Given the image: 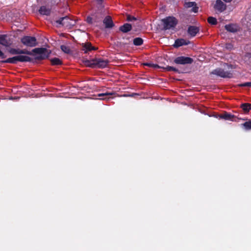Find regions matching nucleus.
Listing matches in <instances>:
<instances>
[{"label": "nucleus", "mask_w": 251, "mask_h": 251, "mask_svg": "<svg viewBox=\"0 0 251 251\" xmlns=\"http://www.w3.org/2000/svg\"><path fill=\"white\" fill-rule=\"evenodd\" d=\"M108 63L109 62L107 60H105L101 58L95 59V68H105L107 67V66L108 64Z\"/></svg>", "instance_id": "nucleus-7"}, {"label": "nucleus", "mask_w": 251, "mask_h": 251, "mask_svg": "<svg viewBox=\"0 0 251 251\" xmlns=\"http://www.w3.org/2000/svg\"><path fill=\"white\" fill-rule=\"evenodd\" d=\"M240 86L242 87H251V82H246L240 85Z\"/></svg>", "instance_id": "nucleus-31"}, {"label": "nucleus", "mask_w": 251, "mask_h": 251, "mask_svg": "<svg viewBox=\"0 0 251 251\" xmlns=\"http://www.w3.org/2000/svg\"><path fill=\"white\" fill-rule=\"evenodd\" d=\"M51 63L52 65H58L62 64V61L58 58H54L50 60Z\"/></svg>", "instance_id": "nucleus-25"}, {"label": "nucleus", "mask_w": 251, "mask_h": 251, "mask_svg": "<svg viewBox=\"0 0 251 251\" xmlns=\"http://www.w3.org/2000/svg\"><path fill=\"white\" fill-rule=\"evenodd\" d=\"M143 39L141 38H136L133 40V44L136 46H140L143 44Z\"/></svg>", "instance_id": "nucleus-27"}, {"label": "nucleus", "mask_w": 251, "mask_h": 251, "mask_svg": "<svg viewBox=\"0 0 251 251\" xmlns=\"http://www.w3.org/2000/svg\"><path fill=\"white\" fill-rule=\"evenodd\" d=\"M61 49L63 52L66 53H69L71 52L70 48L64 45L61 46Z\"/></svg>", "instance_id": "nucleus-28"}, {"label": "nucleus", "mask_w": 251, "mask_h": 251, "mask_svg": "<svg viewBox=\"0 0 251 251\" xmlns=\"http://www.w3.org/2000/svg\"><path fill=\"white\" fill-rule=\"evenodd\" d=\"M211 74L216 75L222 77L230 78L232 77V74L230 72L225 71L222 69H217L213 71Z\"/></svg>", "instance_id": "nucleus-5"}, {"label": "nucleus", "mask_w": 251, "mask_h": 251, "mask_svg": "<svg viewBox=\"0 0 251 251\" xmlns=\"http://www.w3.org/2000/svg\"><path fill=\"white\" fill-rule=\"evenodd\" d=\"M17 62H18V61L17 56L11 57V58H9L7 59H6V60L3 61V62H4V63H13V64H15Z\"/></svg>", "instance_id": "nucleus-24"}, {"label": "nucleus", "mask_w": 251, "mask_h": 251, "mask_svg": "<svg viewBox=\"0 0 251 251\" xmlns=\"http://www.w3.org/2000/svg\"><path fill=\"white\" fill-rule=\"evenodd\" d=\"M220 117L226 120H230L232 121H235L234 119L235 117L234 115L227 113H225L221 115Z\"/></svg>", "instance_id": "nucleus-14"}, {"label": "nucleus", "mask_w": 251, "mask_h": 251, "mask_svg": "<svg viewBox=\"0 0 251 251\" xmlns=\"http://www.w3.org/2000/svg\"><path fill=\"white\" fill-rule=\"evenodd\" d=\"M115 93L114 92H106L100 93L98 95V96L100 97V100H108L111 98L110 96L114 95Z\"/></svg>", "instance_id": "nucleus-10"}, {"label": "nucleus", "mask_w": 251, "mask_h": 251, "mask_svg": "<svg viewBox=\"0 0 251 251\" xmlns=\"http://www.w3.org/2000/svg\"><path fill=\"white\" fill-rule=\"evenodd\" d=\"M131 29V25L129 24H125L120 27V30L123 32L126 33Z\"/></svg>", "instance_id": "nucleus-17"}, {"label": "nucleus", "mask_w": 251, "mask_h": 251, "mask_svg": "<svg viewBox=\"0 0 251 251\" xmlns=\"http://www.w3.org/2000/svg\"><path fill=\"white\" fill-rule=\"evenodd\" d=\"M10 53L12 54H26L28 55H32V53L31 51H28L26 50L15 49H12L9 51Z\"/></svg>", "instance_id": "nucleus-9"}, {"label": "nucleus", "mask_w": 251, "mask_h": 251, "mask_svg": "<svg viewBox=\"0 0 251 251\" xmlns=\"http://www.w3.org/2000/svg\"><path fill=\"white\" fill-rule=\"evenodd\" d=\"M144 65L150 66V67H154V68H158L159 67L157 65H154V64H152L146 63V64H144Z\"/></svg>", "instance_id": "nucleus-33"}, {"label": "nucleus", "mask_w": 251, "mask_h": 251, "mask_svg": "<svg viewBox=\"0 0 251 251\" xmlns=\"http://www.w3.org/2000/svg\"><path fill=\"white\" fill-rule=\"evenodd\" d=\"M214 8L216 10L222 12L226 9V5L221 0H217L214 5Z\"/></svg>", "instance_id": "nucleus-8"}, {"label": "nucleus", "mask_w": 251, "mask_h": 251, "mask_svg": "<svg viewBox=\"0 0 251 251\" xmlns=\"http://www.w3.org/2000/svg\"><path fill=\"white\" fill-rule=\"evenodd\" d=\"M225 28L228 31L235 32L237 31L238 28L236 25H228L225 26Z\"/></svg>", "instance_id": "nucleus-20"}, {"label": "nucleus", "mask_w": 251, "mask_h": 251, "mask_svg": "<svg viewBox=\"0 0 251 251\" xmlns=\"http://www.w3.org/2000/svg\"><path fill=\"white\" fill-rule=\"evenodd\" d=\"M83 63L87 67L95 68V59L92 60L85 59L83 61Z\"/></svg>", "instance_id": "nucleus-19"}, {"label": "nucleus", "mask_w": 251, "mask_h": 251, "mask_svg": "<svg viewBox=\"0 0 251 251\" xmlns=\"http://www.w3.org/2000/svg\"><path fill=\"white\" fill-rule=\"evenodd\" d=\"M6 35H0V44L5 47L9 46L10 43Z\"/></svg>", "instance_id": "nucleus-12"}, {"label": "nucleus", "mask_w": 251, "mask_h": 251, "mask_svg": "<svg viewBox=\"0 0 251 251\" xmlns=\"http://www.w3.org/2000/svg\"><path fill=\"white\" fill-rule=\"evenodd\" d=\"M174 62L178 64H191L193 62V59L188 57L180 56L176 58Z\"/></svg>", "instance_id": "nucleus-6"}, {"label": "nucleus", "mask_w": 251, "mask_h": 251, "mask_svg": "<svg viewBox=\"0 0 251 251\" xmlns=\"http://www.w3.org/2000/svg\"><path fill=\"white\" fill-rule=\"evenodd\" d=\"M18 61L20 62H28L31 60L29 57L25 55H18L17 56Z\"/></svg>", "instance_id": "nucleus-21"}, {"label": "nucleus", "mask_w": 251, "mask_h": 251, "mask_svg": "<svg viewBox=\"0 0 251 251\" xmlns=\"http://www.w3.org/2000/svg\"><path fill=\"white\" fill-rule=\"evenodd\" d=\"M32 52L38 55L36 57L38 59L47 58L50 54L49 50L45 48H35L32 50Z\"/></svg>", "instance_id": "nucleus-3"}, {"label": "nucleus", "mask_w": 251, "mask_h": 251, "mask_svg": "<svg viewBox=\"0 0 251 251\" xmlns=\"http://www.w3.org/2000/svg\"><path fill=\"white\" fill-rule=\"evenodd\" d=\"M188 43L184 39H177L175 41L174 46L176 47H178L183 45H187Z\"/></svg>", "instance_id": "nucleus-18"}, {"label": "nucleus", "mask_w": 251, "mask_h": 251, "mask_svg": "<svg viewBox=\"0 0 251 251\" xmlns=\"http://www.w3.org/2000/svg\"><path fill=\"white\" fill-rule=\"evenodd\" d=\"M86 21L88 23L91 24L92 23V18L90 17H88L87 18Z\"/></svg>", "instance_id": "nucleus-34"}, {"label": "nucleus", "mask_w": 251, "mask_h": 251, "mask_svg": "<svg viewBox=\"0 0 251 251\" xmlns=\"http://www.w3.org/2000/svg\"><path fill=\"white\" fill-rule=\"evenodd\" d=\"M208 22L209 24L213 25H215L217 24L216 19L212 17H209L208 18Z\"/></svg>", "instance_id": "nucleus-29"}, {"label": "nucleus", "mask_w": 251, "mask_h": 251, "mask_svg": "<svg viewBox=\"0 0 251 251\" xmlns=\"http://www.w3.org/2000/svg\"><path fill=\"white\" fill-rule=\"evenodd\" d=\"M21 41L24 45L29 47H34L37 44L36 38L31 36H24L21 39Z\"/></svg>", "instance_id": "nucleus-4"}, {"label": "nucleus", "mask_w": 251, "mask_h": 251, "mask_svg": "<svg viewBox=\"0 0 251 251\" xmlns=\"http://www.w3.org/2000/svg\"><path fill=\"white\" fill-rule=\"evenodd\" d=\"M241 107L245 112L247 113L251 109V104L249 103H243L241 105Z\"/></svg>", "instance_id": "nucleus-23"}, {"label": "nucleus", "mask_w": 251, "mask_h": 251, "mask_svg": "<svg viewBox=\"0 0 251 251\" xmlns=\"http://www.w3.org/2000/svg\"><path fill=\"white\" fill-rule=\"evenodd\" d=\"M39 12L41 14L48 15L50 13V10L45 6H42L39 9Z\"/></svg>", "instance_id": "nucleus-22"}, {"label": "nucleus", "mask_w": 251, "mask_h": 251, "mask_svg": "<svg viewBox=\"0 0 251 251\" xmlns=\"http://www.w3.org/2000/svg\"><path fill=\"white\" fill-rule=\"evenodd\" d=\"M241 126H243L246 130L251 129V120L242 124Z\"/></svg>", "instance_id": "nucleus-26"}, {"label": "nucleus", "mask_w": 251, "mask_h": 251, "mask_svg": "<svg viewBox=\"0 0 251 251\" xmlns=\"http://www.w3.org/2000/svg\"><path fill=\"white\" fill-rule=\"evenodd\" d=\"M55 23L57 26L62 25L69 28L73 26L75 24V22L74 20L71 19L67 16L60 18L59 20H56Z\"/></svg>", "instance_id": "nucleus-1"}, {"label": "nucleus", "mask_w": 251, "mask_h": 251, "mask_svg": "<svg viewBox=\"0 0 251 251\" xmlns=\"http://www.w3.org/2000/svg\"><path fill=\"white\" fill-rule=\"evenodd\" d=\"M188 32L191 36H195L199 32V28L194 26H191L188 28Z\"/></svg>", "instance_id": "nucleus-16"}, {"label": "nucleus", "mask_w": 251, "mask_h": 251, "mask_svg": "<svg viewBox=\"0 0 251 251\" xmlns=\"http://www.w3.org/2000/svg\"><path fill=\"white\" fill-rule=\"evenodd\" d=\"M103 23L105 24L106 28H111L114 25L112 19L110 16H107L103 20Z\"/></svg>", "instance_id": "nucleus-13"}, {"label": "nucleus", "mask_w": 251, "mask_h": 251, "mask_svg": "<svg viewBox=\"0 0 251 251\" xmlns=\"http://www.w3.org/2000/svg\"><path fill=\"white\" fill-rule=\"evenodd\" d=\"M165 69L168 71H175V72H176L177 70L175 68H174L173 67H171V66H167Z\"/></svg>", "instance_id": "nucleus-30"}, {"label": "nucleus", "mask_w": 251, "mask_h": 251, "mask_svg": "<svg viewBox=\"0 0 251 251\" xmlns=\"http://www.w3.org/2000/svg\"><path fill=\"white\" fill-rule=\"evenodd\" d=\"M96 50V48L92 47L91 44L90 43L82 44V50L84 51L85 53H87L89 51Z\"/></svg>", "instance_id": "nucleus-11"}, {"label": "nucleus", "mask_w": 251, "mask_h": 251, "mask_svg": "<svg viewBox=\"0 0 251 251\" xmlns=\"http://www.w3.org/2000/svg\"><path fill=\"white\" fill-rule=\"evenodd\" d=\"M136 20H137L136 18H135L134 17H133V16H130V15H128L127 16V20L128 21H132Z\"/></svg>", "instance_id": "nucleus-32"}, {"label": "nucleus", "mask_w": 251, "mask_h": 251, "mask_svg": "<svg viewBox=\"0 0 251 251\" xmlns=\"http://www.w3.org/2000/svg\"><path fill=\"white\" fill-rule=\"evenodd\" d=\"M185 6L187 8L193 7L192 11L195 13L197 12L198 11V7L196 6V3L195 2H186L185 4Z\"/></svg>", "instance_id": "nucleus-15"}, {"label": "nucleus", "mask_w": 251, "mask_h": 251, "mask_svg": "<svg viewBox=\"0 0 251 251\" xmlns=\"http://www.w3.org/2000/svg\"><path fill=\"white\" fill-rule=\"evenodd\" d=\"M165 29H169L174 27L176 24V19L173 17H168L162 20Z\"/></svg>", "instance_id": "nucleus-2"}]
</instances>
